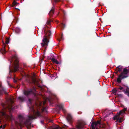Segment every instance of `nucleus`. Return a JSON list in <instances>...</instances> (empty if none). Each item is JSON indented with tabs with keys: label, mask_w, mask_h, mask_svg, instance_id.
Here are the masks:
<instances>
[{
	"label": "nucleus",
	"mask_w": 129,
	"mask_h": 129,
	"mask_svg": "<svg viewBox=\"0 0 129 129\" xmlns=\"http://www.w3.org/2000/svg\"><path fill=\"white\" fill-rule=\"evenodd\" d=\"M55 10V6L54 4H53V6L51 10L49 13V14L50 16H52Z\"/></svg>",
	"instance_id": "nucleus-14"
},
{
	"label": "nucleus",
	"mask_w": 129,
	"mask_h": 129,
	"mask_svg": "<svg viewBox=\"0 0 129 129\" xmlns=\"http://www.w3.org/2000/svg\"><path fill=\"white\" fill-rule=\"evenodd\" d=\"M6 52V51L4 48H3V49L0 50V53H1L2 54H5Z\"/></svg>",
	"instance_id": "nucleus-20"
},
{
	"label": "nucleus",
	"mask_w": 129,
	"mask_h": 129,
	"mask_svg": "<svg viewBox=\"0 0 129 129\" xmlns=\"http://www.w3.org/2000/svg\"><path fill=\"white\" fill-rule=\"evenodd\" d=\"M113 92L114 93H116L117 92L116 88L113 89L112 90Z\"/></svg>",
	"instance_id": "nucleus-25"
},
{
	"label": "nucleus",
	"mask_w": 129,
	"mask_h": 129,
	"mask_svg": "<svg viewBox=\"0 0 129 129\" xmlns=\"http://www.w3.org/2000/svg\"><path fill=\"white\" fill-rule=\"evenodd\" d=\"M28 101L31 104V101H32V99H29L28 100Z\"/></svg>",
	"instance_id": "nucleus-33"
},
{
	"label": "nucleus",
	"mask_w": 129,
	"mask_h": 129,
	"mask_svg": "<svg viewBox=\"0 0 129 129\" xmlns=\"http://www.w3.org/2000/svg\"><path fill=\"white\" fill-rule=\"evenodd\" d=\"M119 115H116L114 117H113V119L114 120H117V121L118 122L119 119Z\"/></svg>",
	"instance_id": "nucleus-18"
},
{
	"label": "nucleus",
	"mask_w": 129,
	"mask_h": 129,
	"mask_svg": "<svg viewBox=\"0 0 129 129\" xmlns=\"http://www.w3.org/2000/svg\"><path fill=\"white\" fill-rule=\"evenodd\" d=\"M32 112H33L34 115L31 116H29L28 118L25 120L24 117L21 115H19L18 116L19 119V122L15 121V123L17 125H19L21 127L23 124H25L28 129H30L31 125V120L36 118L37 117L41 115V114L39 112L36 111L34 109L33 107H32L31 109Z\"/></svg>",
	"instance_id": "nucleus-1"
},
{
	"label": "nucleus",
	"mask_w": 129,
	"mask_h": 129,
	"mask_svg": "<svg viewBox=\"0 0 129 129\" xmlns=\"http://www.w3.org/2000/svg\"><path fill=\"white\" fill-rule=\"evenodd\" d=\"M66 119L69 122L71 123L72 121L73 117L70 114H68Z\"/></svg>",
	"instance_id": "nucleus-13"
},
{
	"label": "nucleus",
	"mask_w": 129,
	"mask_h": 129,
	"mask_svg": "<svg viewBox=\"0 0 129 129\" xmlns=\"http://www.w3.org/2000/svg\"><path fill=\"white\" fill-rule=\"evenodd\" d=\"M24 94L26 96H28L29 95L32 94H34V93L32 89L27 90H24L23 91Z\"/></svg>",
	"instance_id": "nucleus-6"
},
{
	"label": "nucleus",
	"mask_w": 129,
	"mask_h": 129,
	"mask_svg": "<svg viewBox=\"0 0 129 129\" xmlns=\"http://www.w3.org/2000/svg\"><path fill=\"white\" fill-rule=\"evenodd\" d=\"M1 86H2L0 84V88L1 87Z\"/></svg>",
	"instance_id": "nucleus-46"
},
{
	"label": "nucleus",
	"mask_w": 129,
	"mask_h": 129,
	"mask_svg": "<svg viewBox=\"0 0 129 129\" xmlns=\"http://www.w3.org/2000/svg\"><path fill=\"white\" fill-rule=\"evenodd\" d=\"M14 1H15V0H14Z\"/></svg>",
	"instance_id": "nucleus-47"
},
{
	"label": "nucleus",
	"mask_w": 129,
	"mask_h": 129,
	"mask_svg": "<svg viewBox=\"0 0 129 129\" xmlns=\"http://www.w3.org/2000/svg\"><path fill=\"white\" fill-rule=\"evenodd\" d=\"M53 129H58V127H56L54 128Z\"/></svg>",
	"instance_id": "nucleus-39"
},
{
	"label": "nucleus",
	"mask_w": 129,
	"mask_h": 129,
	"mask_svg": "<svg viewBox=\"0 0 129 129\" xmlns=\"http://www.w3.org/2000/svg\"><path fill=\"white\" fill-rule=\"evenodd\" d=\"M20 29L18 27H16L15 29V31L16 33L19 34L20 32Z\"/></svg>",
	"instance_id": "nucleus-21"
},
{
	"label": "nucleus",
	"mask_w": 129,
	"mask_h": 129,
	"mask_svg": "<svg viewBox=\"0 0 129 129\" xmlns=\"http://www.w3.org/2000/svg\"><path fill=\"white\" fill-rule=\"evenodd\" d=\"M2 127V125H1L0 126V128H1Z\"/></svg>",
	"instance_id": "nucleus-45"
},
{
	"label": "nucleus",
	"mask_w": 129,
	"mask_h": 129,
	"mask_svg": "<svg viewBox=\"0 0 129 129\" xmlns=\"http://www.w3.org/2000/svg\"><path fill=\"white\" fill-rule=\"evenodd\" d=\"M41 122L42 124H43L44 123V121L43 120H41Z\"/></svg>",
	"instance_id": "nucleus-37"
},
{
	"label": "nucleus",
	"mask_w": 129,
	"mask_h": 129,
	"mask_svg": "<svg viewBox=\"0 0 129 129\" xmlns=\"http://www.w3.org/2000/svg\"><path fill=\"white\" fill-rule=\"evenodd\" d=\"M65 24H64L63 23H62L61 24V27H62V28H63V29L65 27Z\"/></svg>",
	"instance_id": "nucleus-26"
},
{
	"label": "nucleus",
	"mask_w": 129,
	"mask_h": 129,
	"mask_svg": "<svg viewBox=\"0 0 129 129\" xmlns=\"http://www.w3.org/2000/svg\"><path fill=\"white\" fill-rule=\"evenodd\" d=\"M70 129H76L74 128H71Z\"/></svg>",
	"instance_id": "nucleus-43"
},
{
	"label": "nucleus",
	"mask_w": 129,
	"mask_h": 129,
	"mask_svg": "<svg viewBox=\"0 0 129 129\" xmlns=\"http://www.w3.org/2000/svg\"><path fill=\"white\" fill-rule=\"evenodd\" d=\"M129 67L128 69L126 68H123L122 72L118 75V77L117 79V82L119 83L121 82V79L127 78L129 76Z\"/></svg>",
	"instance_id": "nucleus-2"
},
{
	"label": "nucleus",
	"mask_w": 129,
	"mask_h": 129,
	"mask_svg": "<svg viewBox=\"0 0 129 129\" xmlns=\"http://www.w3.org/2000/svg\"><path fill=\"white\" fill-rule=\"evenodd\" d=\"M123 121V118L122 117L119 118V119L118 122H121Z\"/></svg>",
	"instance_id": "nucleus-23"
},
{
	"label": "nucleus",
	"mask_w": 129,
	"mask_h": 129,
	"mask_svg": "<svg viewBox=\"0 0 129 129\" xmlns=\"http://www.w3.org/2000/svg\"><path fill=\"white\" fill-rule=\"evenodd\" d=\"M5 127H6V125H4L3 126V128H4Z\"/></svg>",
	"instance_id": "nucleus-41"
},
{
	"label": "nucleus",
	"mask_w": 129,
	"mask_h": 129,
	"mask_svg": "<svg viewBox=\"0 0 129 129\" xmlns=\"http://www.w3.org/2000/svg\"><path fill=\"white\" fill-rule=\"evenodd\" d=\"M62 11L63 14H64V15H65V14H66V12H65V11L63 10H62Z\"/></svg>",
	"instance_id": "nucleus-36"
},
{
	"label": "nucleus",
	"mask_w": 129,
	"mask_h": 129,
	"mask_svg": "<svg viewBox=\"0 0 129 129\" xmlns=\"http://www.w3.org/2000/svg\"><path fill=\"white\" fill-rule=\"evenodd\" d=\"M46 35L47 36H50L51 35V31L49 30L48 31Z\"/></svg>",
	"instance_id": "nucleus-24"
},
{
	"label": "nucleus",
	"mask_w": 129,
	"mask_h": 129,
	"mask_svg": "<svg viewBox=\"0 0 129 129\" xmlns=\"http://www.w3.org/2000/svg\"><path fill=\"white\" fill-rule=\"evenodd\" d=\"M85 124L84 122L82 121H78L76 125V127L78 129H82Z\"/></svg>",
	"instance_id": "nucleus-7"
},
{
	"label": "nucleus",
	"mask_w": 129,
	"mask_h": 129,
	"mask_svg": "<svg viewBox=\"0 0 129 129\" xmlns=\"http://www.w3.org/2000/svg\"><path fill=\"white\" fill-rule=\"evenodd\" d=\"M42 41L43 42L41 43V46L42 47H44L45 46L46 47L48 46V44L49 42V40L47 39V37L44 36L42 40Z\"/></svg>",
	"instance_id": "nucleus-5"
},
{
	"label": "nucleus",
	"mask_w": 129,
	"mask_h": 129,
	"mask_svg": "<svg viewBox=\"0 0 129 129\" xmlns=\"http://www.w3.org/2000/svg\"><path fill=\"white\" fill-rule=\"evenodd\" d=\"M32 81L33 83L37 85L38 87L41 88L42 86L40 85L38 81L35 78H33L32 79Z\"/></svg>",
	"instance_id": "nucleus-11"
},
{
	"label": "nucleus",
	"mask_w": 129,
	"mask_h": 129,
	"mask_svg": "<svg viewBox=\"0 0 129 129\" xmlns=\"http://www.w3.org/2000/svg\"><path fill=\"white\" fill-rule=\"evenodd\" d=\"M9 42V40L8 38L5 41L6 44H8Z\"/></svg>",
	"instance_id": "nucleus-30"
},
{
	"label": "nucleus",
	"mask_w": 129,
	"mask_h": 129,
	"mask_svg": "<svg viewBox=\"0 0 129 129\" xmlns=\"http://www.w3.org/2000/svg\"><path fill=\"white\" fill-rule=\"evenodd\" d=\"M117 95H118V96L119 97L122 98V97L123 95L122 94H117Z\"/></svg>",
	"instance_id": "nucleus-29"
},
{
	"label": "nucleus",
	"mask_w": 129,
	"mask_h": 129,
	"mask_svg": "<svg viewBox=\"0 0 129 129\" xmlns=\"http://www.w3.org/2000/svg\"><path fill=\"white\" fill-rule=\"evenodd\" d=\"M25 97L24 96H19L18 98V100L20 102H22L25 100Z\"/></svg>",
	"instance_id": "nucleus-15"
},
{
	"label": "nucleus",
	"mask_w": 129,
	"mask_h": 129,
	"mask_svg": "<svg viewBox=\"0 0 129 129\" xmlns=\"http://www.w3.org/2000/svg\"><path fill=\"white\" fill-rule=\"evenodd\" d=\"M17 4V3L15 1H14L12 3V7H13L15 6H16Z\"/></svg>",
	"instance_id": "nucleus-22"
},
{
	"label": "nucleus",
	"mask_w": 129,
	"mask_h": 129,
	"mask_svg": "<svg viewBox=\"0 0 129 129\" xmlns=\"http://www.w3.org/2000/svg\"><path fill=\"white\" fill-rule=\"evenodd\" d=\"M43 111H46L47 112V111L46 110V108H43Z\"/></svg>",
	"instance_id": "nucleus-35"
},
{
	"label": "nucleus",
	"mask_w": 129,
	"mask_h": 129,
	"mask_svg": "<svg viewBox=\"0 0 129 129\" xmlns=\"http://www.w3.org/2000/svg\"><path fill=\"white\" fill-rule=\"evenodd\" d=\"M117 91L118 92H120L121 91L120 89H119V87L118 88H116Z\"/></svg>",
	"instance_id": "nucleus-32"
},
{
	"label": "nucleus",
	"mask_w": 129,
	"mask_h": 129,
	"mask_svg": "<svg viewBox=\"0 0 129 129\" xmlns=\"http://www.w3.org/2000/svg\"><path fill=\"white\" fill-rule=\"evenodd\" d=\"M2 115L4 117L7 119H9L10 120H12L13 119V116L12 115H9L7 114L5 112H2Z\"/></svg>",
	"instance_id": "nucleus-8"
},
{
	"label": "nucleus",
	"mask_w": 129,
	"mask_h": 129,
	"mask_svg": "<svg viewBox=\"0 0 129 129\" xmlns=\"http://www.w3.org/2000/svg\"><path fill=\"white\" fill-rule=\"evenodd\" d=\"M98 124L100 125L101 122L100 121L98 120L97 122H92L91 124L92 129H95L96 126Z\"/></svg>",
	"instance_id": "nucleus-10"
},
{
	"label": "nucleus",
	"mask_w": 129,
	"mask_h": 129,
	"mask_svg": "<svg viewBox=\"0 0 129 129\" xmlns=\"http://www.w3.org/2000/svg\"><path fill=\"white\" fill-rule=\"evenodd\" d=\"M51 21H48L47 23V24H49L50 23Z\"/></svg>",
	"instance_id": "nucleus-34"
},
{
	"label": "nucleus",
	"mask_w": 129,
	"mask_h": 129,
	"mask_svg": "<svg viewBox=\"0 0 129 129\" xmlns=\"http://www.w3.org/2000/svg\"><path fill=\"white\" fill-rule=\"evenodd\" d=\"M7 108L9 111L13 110L14 108L12 105V104L14 103L13 100L12 99L10 98L7 100Z\"/></svg>",
	"instance_id": "nucleus-3"
},
{
	"label": "nucleus",
	"mask_w": 129,
	"mask_h": 129,
	"mask_svg": "<svg viewBox=\"0 0 129 129\" xmlns=\"http://www.w3.org/2000/svg\"><path fill=\"white\" fill-rule=\"evenodd\" d=\"M58 107L59 108V110H58V111H59L61 109L63 112H64L65 111V110L63 108V105L62 104H60L59 105H57Z\"/></svg>",
	"instance_id": "nucleus-16"
},
{
	"label": "nucleus",
	"mask_w": 129,
	"mask_h": 129,
	"mask_svg": "<svg viewBox=\"0 0 129 129\" xmlns=\"http://www.w3.org/2000/svg\"><path fill=\"white\" fill-rule=\"evenodd\" d=\"M119 87V89H120L121 91H122L124 92V90L123 89V86L121 87L120 86Z\"/></svg>",
	"instance_id": "nucleus-28"
},
{
	"label": "nucleus",
	"mask_w": 129,
	"mask_h": 129,
	"mask_svg": "<svg viewBox=\"0 0 129 129\" xmlns=\"http://www.w3.org/2000/svg\"><path fill=\"white\" fill-rule=\"evenodd\" d=\"M60 39H61L63 40V35L62 34L61 35V37H60V39H58V40L59 41H60Z\"/></svg>",
	"instance_id": "nucleus-31"
},
{
	"label": "nucleus",
	"mask_w": 129,
	"mask_h": 129,
	"mask_svg": "<svg viewBox=\"0 0 129 129\" xmlns=\"http://www.w3.org/2000/svg\"><path fill=\"white\" fill-rule=\"evenodd\" d=\"M16 63H15V62H14V65L12 69H10V66L9 67V74L10 75H11V73L12 72H15L18 70L19 65L18 64V61H16Z\"/></svg>",
	"instance_id": "nucleus-4"
},
{
	"label": "nucleus",
	"mask_w": 129,
	"mask_h": 129,
	"mask_svg": "<svg viewBox=\"0 0 129 129\" xmlns=\"http://www.w3.org/2000/svg\"><path fill=\"white\" fill-rule=\"evenodd\" d=\"M126 110V108H123L122 110H121L119 112V115L122 114V115H123V114L125 113V112Z\"/></svg>",
	"instance_id": "nucleus-17"
},
{
	"label": "nucleus",
	"mask_w": 129,
	"mask_h": 129,
	"mask_svg": "<svg viewBox=\"0 0 129 129\" xmlns=\"http://www.w3.org/2000/svg\"><path fill=\"white\" fill-rule=\"evenodd\" d=\"M17 80H15V79H14V83H16L17 82Z\"/></svg>",
	"instance_id": "nucleus-38"
},
{
	"label": "nucleus",
	"mask_w": 129,
	"mask_h": 129,
	"mask_svg": "<svg viewBox=\"0 0 129 129\" xmlns=\"http://www.w3.org/2000/svg\"><path fill=\"white\" fill-rule=\"evenodd\" d=\"M123 67L121 66H118L117 67L116 69V72H115V73L117 75H118V72L121 73L122 72V70Z\"/></svg>",
	"instance_id": "nucleus-9"
},
{
	"label": "nucleus",
	"mask_w": 129,
	"mask_h": 129,
	"mask_svg": "<svg viewBox=\"0 0 129 129\" xmlns=\"http://www.w3.org/2000/svg\"><path fill=\"white\" fill-rule=\"evenodd\" d=\"M51 60L53 61V63H56L57 64H58L59 63V62L54 58H52Z\"/></svg>",
	"instance_id": "nucleus-19"
},
{
	"label": "nucleus",
	"mask_w": 129,
	"mask_h": 129,
	"mask_svg": "<svg viewBox=\"0 0 129 129\" xmlns=\"http://www.w3.org/2000/svg\"><path fill=\"white\" fill-rule=\"evenodd\" d=\"M46 103V102L45 101L44 102V105L45 104V103Z\"/></svg>",
	"instance_id": "nucleus-44"
},
{
	"label": "nucleus",
	"mask_w": 129,
	"mask_h": 129,
	"mask_svg": "<svg viewBox=\"0 0 129 129\" xmlns=\"http://www.w3.org/2000/svg\"><path fill=\"white\" fill-rule=\"evenodd\" d=\"M122 86L123 88L124 92L125 94H127V95L129 96V88L128 87L125 85Z\"/></svg>",
	"instance_id": "nucleus-12"
},
{
	"label": "nucleus",
	"mask_w": 129,
	"mask_h": 129,
	"mask_svg": "<svg viewBox=\"0 0 129 129\" xmlns=\"http://www.w3.org/2000/svg\"><path fill=\"white\" fill-rule=\"evenodd\" d=\"M48 59H51H51H52L51 57H48Z\"/></svg>",
	"instance_id": "nucleus-40"
},
{
	"label": "nucleus",
	"mask_w": 129,
	"mask_h": 129,
	"mask_svg": "<svg viewBox=\"0 0 129 129\" xmlns=\"http://www.w3.org/2000/svg\"><path fill=\"white\" fill-rule=\"evenodd\" d=\"M49 102H50V103H52V102H51V101L50 100H49Z\"/></svg>",
	"instance_id": "nucleus-42"
},
{
	"label": "nucleus",
	"mask_w": 129,
	"mask_h": 129,
	"mask_svg": "<svg viewBox=\"0 0 129 129\" xmlns=\"http://www.w3.org/2000/svg\"><path fill=\"white\" fill-rule=\"evenodd\" d=\"M55 3H56L58 2L61 1V0H53Z\"/></svg>",
	"instance_id": "nucleus-27"
}]
</instances>
